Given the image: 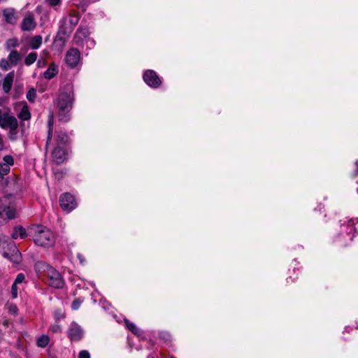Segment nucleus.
<instances>
[{
	"mask_svg": "<svg viewBox=\"0 0 358 358\" xmlns=\"http://www.w3.org/2000/svg\"><path fill=\"white\" fill-rule=\"evenodd\" d=\"M73 100L74 94L71 87H67L60 92L56 99V105L61 121L67 122L69 120V113L72 108Z\"/></svg>",
	"mask_w": 358,
	"mask_h": 358,
	"instance_id": "nucleus-1",
	"label": "nucleus"
},
{
	"mask_svg": "<svg viewBox=\"0 0 358 358\" xmlns=\"http://www.w3.org/2000/svg\"><path fill=\"white\" fill-rule=\"evenodd\" d=\"M33 239L36 245L50 248L55 245L56 236L50 229L43 226H37L34 229Z\"/></svg>",
	"mask_w": 358,
	"mask_h": 358,
	"instance_id": "nucleus-2",
	"label": "nucleus"
},
{
	"mask_svg": "<svg viewBox=\"0 0 358 358\" xmlns=\"http://www.w3.org/2000/svg\"><path fill=\"white\" fill-rule=\"evenodd\" d=\"M0 127L3 129H8L9 138L12 140L16 138L18 122L17 119L8 113L0 114Z\"/></svg>",
	"mask_w": 358,
	"mask_h": 358,
	"instance_id": "nucleus-3",
	"label": "nucleus"
},
{
	"mask_svg": "<svg viewBox=\"0 0 358 358\" xmlns=\"http://www.w3.org/2000/svg\"><path fill=\"white\" fill-rule=\"evenodd\" d=\"M1 252L3 256L10 262L17 264L20 262V253L13 242H8L5 249H1Z\"/></svg>",
	"mask_w": 358,
	"mask_h": 358,
	"instance_id": "nucleus-4",
	"label": "nucleus"
},
{
	"mask_svg": "<svg viewBox=\"0 0 358 358\" xmlns=\"http://www.w3.org/2000/svg\"><path fill=\"white\" fill-rule=\"evenodd\" d=\"M80 20V16L77 13H70L67 17H64L60 22L61 30L64 34L72 32Z\"/></svg>",
	"mask_w": 358,
	"mask_h": 358,
	"instance_id": "nucleus-5",
	"label": "nucleus"
},
{
	"mask_svg": "<svg viewBox=\"0 0 358 358\" xmlns=\"http://www.w3.org/2000/svg\"><path fill=\"white\" fill-rule=\"evenodd\" d=\"M46 282L53 288H62L65 284L64 280L60 273L52 267L46 275Z\"/></svg>",
	"mask_w": 358,
	"mask_h": 358,
	"instance_id": "nucleus-6",
	"label": "nucleus"
},
{
	"mask_svg": "<svg viewBox=\"0 0 358 358\" xmlns=\"http://www.w3.org/2000/svg\"><path fill=\"white\" fill-rule=\"evenodd\" d=\"M59 202L62 208L68 213L75 209L77 206L73 196L69 193L62 194Z\"/></svg>",
	"mask_w": 358,
	"mask_h": 358,
	"instance_id": "nucleus-7",
	"label": "nucleus"
},
{
	"mask_svg": "<svg viewBox=\"0 0 358 358\" xmlns=\"http://www.w3.org/2000/svg\"><path fill=\"white\" fill-rule=\"evenodd\" d=\"M355 220H356L351 219L348 220L347 224H343L341 226L342 233L345 234V235L343 234V238L344 239L345 244L349 241H352L355 236L356 229L354 227L355 224Z\"/></svg>",
	"mask_w": 358,
	"mask_h": 358,
	"instance_id": "nucleus-8",
	"label": "nucleus"
},
{
	"mask_svg": "<svg viewBox=\"0 0 358 358\" xmlns=\"http://www.w3.org/2000/svg\"><path fill=\"white\" fill-rule=\"evenodd\" d=\"M36 24L34 14L27 12L22 20L20 28L23 31H31L35 29Z\"/></svg>",
	"mask_w": 358,
	"mask_h": 358,
	"instance_id": "nucleus-9",
	"label": "nucleus"
},
{
	"mask_svg": "<svg viewBox=\"0 0 358 358\" xmlns=\"http://www.w3.org/2000/svg\"><path fill=\"white\" fill-rule=\"evenodd\" d=\"M80 52L76 48H71L66 54L65 62L70 68H75L80 62Z\"/></svg>",
	"mask_w": 358,
	"mask_h": 358,
	"instance_id": "nucleus-10",
	"label": "nucleus"
},
{
	"mask_svg": "<svg viewBox=\"0 0 358 358\" xmlns=\"http://www.w3.org/2000/svg\"><path fill=\"white\" fill-rule=\"evenodd\" d=\"M15 217V210L0 199V225Z\"/></svg>",
	"mask_w": 358,
	"mask_h": 358,
	"instance_id": "nucleus-11",
	"label": "nucleus"
},
{
	"mask_svg": "<svg viewBox=\"0 0 358 358\" xmlns=\"http://www.w3.org/2000/svg\"><path fill=\"white\" fill-rule=\"evenodd\" d=\"M143 80L148 85L153 88H157L162 83L160 78L153 70H147L145 71Z\"/></svg>",
	"mask_w": 358,
	"mask_h": 358,
	"instance_id": "nucleus-12",
	"label": "nucleus"
},
{
	"mask_svg": "<svg viewBox=\"0 0 358 358\" xmlns=\"http://www.w3.org/2000/svg\"><path fill=\"white\" fill-rule=\"evenodd\" d=\"M14 164V159L10 155H5L0 161V180L3 179L10 170V167Z\"/></svg>",
	"mask_w": 358,
	"mask_h": 358,
	"instance_id": "nucleus-13",
	"label": "nucleus"
},
{
	"mask_svg": "<svg viewBox=\"0 0 358 358\" xmlns=\"http://www.w3.org/2000/svg\"><path fill=\"white\" fill-rule=\"evenodd\" d=\"M67 150L62 146H56L52 151V157L57 164H62L66 159Z\"/></svg>",
	"mask_w": 358,
	"mask_h": 358,
	"instance_id": "nucleus-14",
	"label": "nucleus"
},
{
	"mask_svg": "<svg viewBox=\"0 0 358 358\" xmlns=\"http://www.w3.org/2000/svg\"><path fill=\"white\" fill-rule=\"evenodd\" d=\"M52 268V266L51 265L43 261H38L34 264L35 271L39 278L46 277V275L48 274V272Z\"/></svg>",
	"mask_w": 358,
	"mask_h": 358,
	"instance_id": "nucleus-15",
	"label": "nucleus"
},
{
	"mask_svg": "<svg viewBox=\"0 0 358 358\" xmlns=\"http://www.w3.org/2000/svg\"><path fill=\"white\" fill-rule=\"evenodd\" d=\"M68 336L71 341H78L83 336V329L77 323L72 322L69 328Z\"/></svg>",
	"mask_w": 358,
	"mask_h": 358,
	"instance_id": "nucleus-16",
	"label": "nucleus"
},
{
	"mask_svg": "<svg viewBox=\"0 0 358 358\" xmlns=\"http://www.w3.org/2000/svg\"><path fill=\"white\" fill-rule=\"evenodd\" d=\"M3 17L6 23L15 25L18 20L16 10L13 8H6L2 10Z\"/></svg>",
	"mask_w": 358,
	"mask_h": 358,
	"instance_id": "nucleus-17",
	"label": "nucleus"
},
{
	"mask_svg": "<svg viewBox=\"0 0 358 358\" xmlns=\"http://www.w3.org/2000/svg\"><path fill=\"white\" fill-rule=\"evenodd\" d=\"M15 110L17 111V117L21 120H28L31 117V113L26 102H20L15 105Z\"/></svg>",
	"mask_w": 358,
	"mask_h": 358,
	"instance_id": "nucleus-18",
	"label": "nucleus"
},
{
	"mask_svg": "<svg viewBox=\"0 0 358 358\" xmlns=\"http://www.w3.org/2000/svg\"><path fill=\"white\" fill-rule=\"evenodd\" d=\"M89 31L87 29H79L74 36V41L77 45L84 47L85 39L88 37Z\"/></svg>",
	"mask_w": 358,
	"mask_h": 358,
	"instance_id": "nucleus-19",
	"label": "nucleus"
},
{
	"mask_svg": "<svg viewBox=\"0 0 358 358\" xmlns=\"http://www.w3.org/2000/svg\"><path fill=\"white\" fill-rule=\"evenodd\" d=\"M15 77L14 71L8 73L4 78L3 83V90L5 93H8L12 87L13 80Z\"/></svg>",
	"mask_w": 358,
	"mask_h": 358,
	"instance_id": "nucleus-20",
	"label": "nucleus"
},
{
	"mask_svg": "<svg viewBox=\"0 0 358 358\" xmlns=\"http://www.w3.org/2000/svg\"><path fill=\"white\" fill-rule=\"evenodd\" d=\"M27 236L26 230L21 226L14 227L11 237L13 239H17L18 237L24 238Z\"/></svg>",
	"mask_w": 358,
	"mask_h": 358,
	"instance_id": "nucleus-21",
	"label": "nucleus"
},
{
	"mask_svg": "<svg viewBox=\"0 0 358 358\" xmlns=\"http://www.w3.org/2000/svg\"><path fill=\"white\" fill-rule=\"evenodd\" d=\"M58 73L57 66L55 64H51L48 69L44 72L43 75L46 79H51Z\"/></svg>",
	"mask_w": 358,
	"mask_h": 358,
	"instance_id": "nucleus-22",
	"label": "nucleus"
},
{
	"mask_svg": "<svg viewBox=\"0 0 358 358\" xmlns=\"http://www.w3.org/2000/svg\"><path fill=\"white\" fill-rule=\"evenodd\" d=\"M68 142V136L66 134L60 132L57 135L56 143L57 146H62L66 148V143Z\"/></svg>",
	"mask_w": 358,
	"mask_h": 358,
	"instance_id": "nucleus-23",
	"label": "nucleus"
},
{
	"mask_svg": "<svg viewBox=\"0 0 358 358\" xmlns=\"http://www.w3.org/2000/svg\"><path fill=\"white\" fill-rule=\"evenodd\" d=\"M50 341V337L48 335L43 334L37 338L36 345L39 348H44L48 346Z\"/></svg>",
	"mask_w": 358,
	"mask_h": 358,
	"instance_id": "nucleus-24",
	"label": "nucleus"
},
{
	"mask_svg": "<svg viewBox=\"0 0 358 358\" xmlns=\"http://www.w3.org/2000/svg\"><path fill=\"white\" fill-rule=\"evenodd\" d=\"M42 36L40 35L34 36L30 41L29 45L31 49L38 48L42 43Z\"/></svg>",
	"mask_w": 358,
	"mask_h": 358,
	"instance_id": "nucleus-25",
	"label": "nucleus"
},
{
	"mask_svg": "<svg viewBox=\"0 0 358 358\" xmlns=\"http://www.w3.org/2000/svg\"><path fill=\"white\" fill-rule=\"evenodd\" d=\"M20 59V55L16 50H13L8 55V60L11 65H16Z\"/></svg>",
	"mask_w": 358,
	"mask_h": 358,
	"instance_id": "nucleus-26",
	"label": "nucleus"
},
{
	"mask_svg": "<svg viewBox=\"0 0 358 358\" xmlns=\"http://www.w3.org/2000/svg\"><path fill=\"white\" fill-rule=\"evenodd\" d=\"M6 309L8 310V313L11 315L15 316L17 315L18 308L15 304L13 303L8 302L5 306Z\"/></svg>",
	"mask_w": 358,
	"mask_h": 358,
	"instance_id": "nucleus-27",
	"label": "nucleus"
},
{
	"mask_svg": "<svg viewBox=\"0 0 358 358\" xmlns=\"http://www.w3.org/2000/svg\"><path fill=\"white\" fill-rule=\"evenodd\" d=\"M37 59V54L36 52L29 53L24 59L26 65L29 66L34 63Z\"/></svg>",
	"mask_w": 358,
	"mask_h": 358,
	"instance_id": "nucleus-28",
	"label": "nucleus"
},
{
	"mask_svg": "<svg viewBox=\"0 0 358 358\" xmlns=\"http://www.w3.org/2000/svg\"><path fill=\"white\" fill-rule=\"evenodd\" d=\"M125 323L127 328L132 331L134 334L139 335L141 333V330L132 322H130L129 320H125Z\"/></svg>",
	"mask_w": 358,
	"mask_h": 358,
	"instance_id": "nucleus-29",
	"label": "nucleus"
},
{
	"mask_svg": "<svg viewBox=\"0 0 358 358\" xmlns=\"http://www.w3.org/2000/svg\"><path fill=\"white\" fill-rule=\"evenodd\" d=\"M52 124H53V116H52V115H51L50 116L49 121H48L49 131H48V136L46 145H48V144L50 143V142L51 141L52 134Z\"/></svg>",
	"mask_w": 358,
	"mask_h": 358,
	"instance_id": "nucleus-30",
	"label": "nucleus"
},
{
	"mask_svg": "<svg viewBox=\"0 0 358 358\" xmlns=\"http://www.w3.org/2000/svg\"><path fill=\"white\" fill-rule=\"evenodd\" d=\"M36 96V91L34 88H31L27 93V99L30 102H34Z\"/></svg>",
	"mask_w": 358,
	"mask_h": 358,
	"instance_id": "nucleus-31",
	"label": "nucleus"
},
{
	"mask_svg": "<svg viewBox=\"0 0 358 358\" xmlns=\"http://www.w3.org/2000/svg\"><path fill=\"white\" fill-rule=\"evenodd\" d=\"M84 46L85 45L87 48L91 49L94 47L95 45V41L93 38H91L90 37H87L85 39L84 42Z\"/></svg>",
	"mask_w": 358,
	"mask_h": 358,
	"instance_id": "nucleus-32",
	"label": "nucleus"
},
{
	"mask_svg": "<svg viewBox=\"0 0 358 358\" xmlns=\"http://www.w3.org/2000/svg\"><path fill=\"white\" fill-rule=\"evenodd\" d=\"M9 60L2 59L0 60V68L4 71L8 70L10 68Z\"/></svg>",
	"mask_w": 358,
	"mask_h": 358,
	"instance_id": "nucleus-33",
	"label": "nucleus"
},
{
	"mask_svg": "<svg viewBox=\"0 0 358 358\" xmlns=\"http://www.w3.org/2000/svg\"><path fill=\"white\" fill-rule=\"evenodd\" d=\"M18 45V41L15 38H11L7 41L6 46L8 48H15Z\"/></svg>",
	"mask_w": 358,
	"mask_h": 358,
	"instance_id": "nucleus-34",
	"label": "nucleus"
},
{
	"mask_svg": "<svg viewBox=\"0 0 358 358\" xmlns=\"http://www.w3.org/2000/svg\"><path fill=\"white\" fill-rule=\"evenodd\" d=\"M24 280H25L24 275L23 273H19L17 275L13 283H15V285L21 284L22 282L24 281Z\"/></svg>",
	"mask_w": 358,
	"mask_h": 358,
	"instance_id": "nucleus-35",
	"label": "nucleus"
},
{
	"mask_svg": "<svg viewBox=\"0 0 358 358\" xmlns=\"http://www.w3.org/2000/svg\"><path fill=\"white\" fill-rule=\"evenodd\" d=\"M50 331L53 333H59L61 331V327L58 323H55L50 326Z\"/></svg>",
	"mask_w": 358,
	"mask_h": 358,
	"instance_id": "nucleus-36",
	"label": "nucleus"
},
{
	"mask_svg": "<svg viewBox=\"0 0 358 358\" xmlns=\"http://www.w3.org/2000/svg\"><path fill=\"white\" fill-rule=\"evenodd\" d=\"M17 285L13 283L11 287V295L13 298H17Z\"/></svg>",
	"mask_w": 358,
	"mask_h": 358,
	"instance_id": "nucleus-37",
	"label": "nucleus"
},
{
	"mask_svg": "<svg viewBox=\"0 0 358 358\" xmlns=\"http://www.w3.org/2000/svg\"><path fill=\"white\" fill-rule=\"evenodd\" d=\"M5 238V236L0 235V251L1 250V249L6 248L7 240H6Z\"/></svg>",
	"mask_w": 358,
	"mask_h": 358,
	"instance_id": "nucleus-38",
	"label": "nucleus"
},
{
	"mask_svg": "<svg viewBox=\"0 0 358 358\" xmlns=\"http://www.w3.org/2000/svg\"><path fill=\"white\" fill-rule=\"evenodd\" d=\"M78 358H90V355L87 350H82L79 353Z\"/></svg>",
	"mask_w": 358,
	"mask_h": 358,
	"instance_id": "nucleus-39",
	"label": "nucleus"
},
{
	"mask_svg": "<svg viewBox=\"0 0 358 358\" xmlns=\"http://www.w3.org/2000/svg\"><path fill=\"white\" fill-rule=\"evenodd\" d=\"M81 304V301L80 300H75L73 303H72V308L73 310H77L79 308Z\"/></svg>",
	"mask_w": 358,
	"mask_h": 358,
	"instance_id": "nucleus-40",
	"label": "nucleus"
},
{
	"mask_svg": "<svg viewBox=\"0 0 358 358\" xmlns=\"http://www.w3.org/2000/svg\"><path fill=\"white\" fill-rule=\"evenodd\" d=\"M51 6H55L60 3L61 0H46Z\"/></svg>",
	"mask_w": 358,
	"mask_h": 358,
	"instance_id": "nucleus-41",
	"label": "nucleus"
},
{
	"mask_svg": "<svg viewBox=\"0 0 358 358\" xmlns=\"http://www.w3.org/2000/svg\"><path fill=\"white\" fill-rule=\"evenodd\" d=\"M45 64H46V63H45V61L44 59H38V62H37V66H38V67H39V68H43V67H44V66H45Z\"/></svg>",
	"mask_w": 358,
	"mask_h": 358,
	"instance_id": "nucleus-42",
	"label": "nucleus"
},
{
	"mask_svg": "<svg viewBox=\"0 0 358 358\" xmlns=\"http://www.w3.org/2000/svg\"><path fill=\"white\" fill-rule=\"evenodd\" d=\"M161 337L164 339L169 340L171 336L168 333H162L161 334Z\"/></svg>",
	"mask_w": 358,
	"mask_h": 358,
	"instance_id": "nucleus-43",
	"label": "nucleus"
},
{
	"mask_svg": "<svg viewBox=\"0 0 358 358\" xmlns=\"http://www.w3.org/2000/svg\"><path fill=\"white\" fill-rule=\"evenodd\" d=\"M4 148V142L1 135L0 134V150H2Z\"/></svg>",
	"mask_w": 358,
	"mask_h": 358,
	"instance_id": "nucleus-44",
	"label": "nucleus"
},
{
	"mask_svg": "<svg viewBox=\"0 0 358 358\" xmlns=\"http://www.w3.org/2000/svg\"><path fill=\"white\" fill-rule=\"evenodd\" d=\"M55 317L57 319H59L61 317H64V314L61 311H58L55 313Z\"/></svg>",
	"mask_w": 358,
	"mask_h": 358,
	"instance_id": "nucleus-45",
	"label": "nucleus"
},
{
	"mask_svg": "<svg viewBox=\"0 0 358 358\" xmlns=\"http://www.w3.org/2000/svg\"><path fill=\"white\" fill-rule=\"evenodd\" d=\"M78 257L79 258V259L80 260V262H83V258H81V255H78Z\"/></svg>",
	"mask_w": 358,
	"mask_h": 358,
	"instance_id": "nucleus-46",
	"label": "nucleus"
},
{
	"mask_svg": "<svg viewBox=\"0 0 358 358\" xmlns=\"http://www.w3.org/2000/svg\"><path fill=\"white\" fill-rule=\"evenodd\" d=\"M356 166H357V173L358 174V162H356Z\"/></svg>",
	"mask_w": 358,
	"mask_h": 358,
	"instance_id": "nucleus-47",
	"label": "nucleus"
},
{
	"mask_svg": "<svg viewBox=\"0 0 358 358\" xmlns=\"http://www.w3.org/2000/svg\"><path fill=\"white\" fill-rule=\"evenodd\" d=\"M1 113V110L0 109V114Z\"/></svg>",
	"mask_w": 358,
	"mask_h": 358,
	"instance_id": "nucleus-48",
	"label": "nucleus"
},
{
	"mask_svg": "<svg viewBox=\"0 0 358 358\" xmlns=\"http://www.w3.org/2000/svg\"><path fill=\"white\" fill-rule=\"evenodd\" d=\"M148 358H151V357H150V356H149V357H148Z\"/></svg>",
	"mask_w": 358,
	"mask_h": 358,
	"instance_id": "nucleus-49",
	"label": "nucleus"
},
{
	"mask_svg": "<svg viewBox=\"0 0 358 358\" xmlns=\"http://www.w3.org/2000/svg\"><path fill=\"white\" fill-rule=\"evenodd\" d=\"M170 358H174V357H170Z\"/></svg>",
	"mask_w": 358,
	"mask_h": 358,
	"instance_id": "nucleus-50",
	"label": "nucleus"
},
{
	"mask_svg": "<svg viewBox=\"0 0 358 358\" xmlns=\"http://www.w3.org/2000/svg\"><path fill=\"white\" fill-rule=\"evenodd\" d=\"M357 191H358V187H357Z\"/></svg>",
	"mask_w": 358,
	"mask_h": 358,
	"instance_id": "nucleus-51",
	"label": "nucleus"
}]
</instances>
